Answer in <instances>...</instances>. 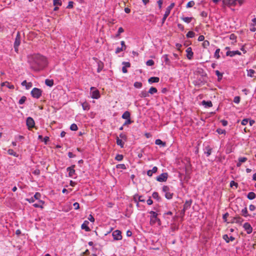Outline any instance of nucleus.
Returning <instances> with one entry per match:
<instances>
[{"instance_id":"1","label":"nucleus","mask_w":256,"mask_h":256,"mask_svg":"<svg viewBox=\"0 0 256 256\" xmlns=\"http://www.w3.org/2000/svg\"><path fill=\"white\" fill-rule=\"evenodd\" d=\"M28 62L34 71H39L47 66L46 58L38 54L28 56Z\"/></svg>"},{"instance_id":"2","label":"nucleus","mask_w":256,"mask_h":256,"mask_svg":"<svg viewBox=\"0 0 256 256\" xmlns=\"http://www.w3.org/2000/svg\"><path fill=\"white\" fill-rule=\"evenodd\" d=\"M244 2V0H222V7H234L237 5L241 6Z\"/></svg>"},{"instance_id":"3","label":"nucleus","mask_w":256,"mask_h":256,"mask_svg":"<svg viewBox=\"0 0 256 256\" xmlns=\"http://www.w3.org/2000/svg\"><path fill=\"white\" fill-rule=\"evenodd\" d=\"M150 214H151L150 220V224H154L158 222V224L160 225L161 222L160 220L158 218V214L154 211H150Z\"/></svg>"},{"instance_id":"4","label":"nucleus","mask_w":256,"mask_h":256,"mask_svg":"<svg viewBox=\"0 0 256 256\" xmlns=\"http://www.w3.org/2000/svg\"><path fill=\"white\" fill-rule=\"evenodd\" d=\"M32 96L36 98H39L42 94V90L38 88H34L31 91Z\"/></svg>"},{"instance_id":"5","label":"nucleus","mask_w":256,"mask_h":256,"mask_svg":"<svg viewBox=\"0 0 256 256\" xmlns=\"http://www.w3.org/2000/svg\"><path fill=\"white\" fill-rule=\"evenodd\" d=\"M174 3H172L166 9L165 13L164 15V17L162 19V24H164L167 18V17L169 16L170 12L172 9L174 7Z\"/></svg>"},{"instance_id":"6","label":"nucleus","mask_w":256,"mask_h":256,"mask_svg":"<svg viewBox=\"0 0 256 256\" xmlns=\"http://www.w3.org/2000/svg\"><path fill=\"white\" fill-rule=\"evenodd\" d=\"M90 90H92L90 92L91 98L94 99H98L100 98V92L94 87H91Z\"/></svg>"},{"instance_id":"7","label":"nucleus","mask_w":256,"mask_h":256,"mask_svg":"<svg viewBox=\"0 0 256 256\" xmlns=\"http://www.w3.org/2000/svg\"><path fill=\"white\" fill-rule=\"evenodd\" d=\"M112 235L114 240H118L122 239V232L119 230L114 231Z\"/></svg>"},{"instance_id":"8","label":"nucleus","mask_w":256,"mask_h":256,"mask_svg":"<svg viewBox=\"0 0 256 256\" xmlns=\"http://www.w3.org/2000/svg\"><path fill=\"white\" fill-rule=\"evenodd\" d=\"M20 44V36L19 32H18L16 34V38H15V41L14 43V48L15 50L18 52V47Z\"/></svg>"},{"instance_id":"9","label":"nucleus","mask_w":256,"mask_h":256,"mask_svg":"<svg viewBox=\"0 0 256 256\" xmlns=\"http://www.w3.org/2000/svg\"><path fill=\"white\" fill-rule=\"evenodd\" d=\"M168 177V174L166 172H164L157 176L156 180L160 182H166Z\"/></svg>"},{"instance_id":"10","label":"nucleus","mask_w":256,"mask_h":256,"mask_svg":"<svg viewBox=\"0 0 256 256\" xmlns=\"http://www.w3.org/2000/svg\"><path fill=\"white\" fill-rule=\"evenodd\" d=\"M26 122L28 129L32 128L34 126V121L31 117H28L26 118Z\"/></svg>"},{"instance_id":"11","label":"nucleus","mask_w":256,"mask_h":256,"mask_svg":"<svg viewBox=\"0 0 256 256\" xmlns=\"http://www.w3.org/2000/svg\"><path fill=\"white\" fill-rule=\"evenodd\" d=\"M243 228L248 234H250L252 232V228L248 222H245L243 225Z\"/></svg>"},{"instance_id":"12","label":"nucleus","mask_w":256,"mask_h":256,"mask_svg":"<svg viewBox=\"0 0 256 256\" xmlns=\"http://www.w3.org/2000/svg\"><path fill=\"white\" fill-rule=\"evenodd\" d=\"M243 222H244L243 218H242L239 216H238L235 217H233L232 218L231 223L236 222V223L241 224Z\"/></svg>"},{"instance_id":"13","label":"nucleus","mask_w":256,"mask_h":256,"mask_svg":"<svg viewBox=\"0 0 256 256\" xmlns=\"http://www.w3.org/2000/svg\"><path fill=\"white\" fill-rule=\"evenodd\" d=\"M236 54L240 56L241 55V52L238 50H228L227 52H226V56H230V57H233Z\"/></svg>"},{"instance_id":"14","label":"nucleus","mask_w":256,"mask_h":256,"mask_svg":"<svg viewBox=\"0 0 256 256\" xmlns=\"http://www.w3.org/2000/svg\"><path fill=\"white\" fill-rule=\"evenodd\" d=\"M75 165H72L71 166L68 167L66 168L68 172V176L70 177H72L75 174V170L74 169Z\"/></svg>"},{"instance_id":"15","label":"nucleus","mask_w":256,"mask_h":256,"mask_svg":"<svg viewBox=\"0 0 256 256\" xmlns=\"http://www.w3.org/2000/svg\"><path fill=\"white\" fill-rule=\"evenodd\" d=\"M186 57L188 60H192L193 57L194 53L190 47L187 48L186 50Z\"/></svg>"},{"instance_id":"16","label":"nucleus","mask_w":256,"mask_h":256,"mask_svg":"<svg viewBox=\"0 0 256 256\" xmlns=\"http://www.w3.org/2000/svg\"><path fill=\"white\" fill-rule=\"evenodd\" d=\"M89 222L88 220H85L82 225V228L86 232L90 231V228L88 226Z\"/></svg>"},{"instance_id":"17","label":"nucleus","mask_w":256,"mask_h":256,"mask_svg":"<svg viewBox=\"0 0 256 256\" xmlns=\"http://www.w3.org/2000/svg\"><path fill=\"white\" fill-rule=\"evenodd\" d=\"M192 204V200H186V202H184V204L183 208L186 210L189 209L190 208Z\"/></svg>"},{"instance_id":"18","label":"nucleus","mask_w":256,"mask_h":256,"mask_svg":"<svg viewBox=\"0 0 256 256\" xmlns=\"http://www.w3.org/2000/svg\"><path fill=\"white\" fill-rule=\"evenodd\" d=\"M223 238L227 243L229 242L230 241L232 242L235 240V238L234 236H230L229 237L228 234H224L223 236Z\"/></svg>"},{"instance_id":"19","label":"nucleus","mask_w":256,"mask_h":256,"mask_svg":"<svg viewBox=\"0 0 256 256\" xmlns=\"http://www.w3.org/2000/svg\"><path fill=\"white\" fill-rule=\"evenodd\" d=\"M158 168L156 166L153 167L152 170H148L147 172V174L149 176H152L154 173H156L158 171Z\"/></svg>"},{"instance_id":"20","label":"nucleus","mask_w":256,"mask_h":256,"mask_svg":"<svg viewBox=\"0 0 256 256\" xmlns=\"http://www.w3.org/2000/svg\"><path fill=\"white\" fill-rule=\"evenodd\" d=\"M202 104L203 106H204L206 108H210L212 106V104L210 100L206 101L202 100Z\"/></svg>"},{"instance_id":"21","label":"nucleus","mask_w":256,"mask_h":256,"mask_svg":"<svg viewBox=\"0 0 256 256\" xmlns=\"http://www.w3.org/2000/svg\"><path fill=\"white\" fill-rule=\"evenodd\" d=\"M160 81V78L158 77H151L148 80L149 83L158 82Z\"/></svg>"},{"instance_id":"22","label":"nucleus","mask_w":256,"mask_h":256,"mask_svg":"<svg viewBox=\"0 0 256 256\" xmlns=\"http://www.w3.org/2000/svg\"><path fill=\"white\" fill-rule=\"evenodd\" d=\"M1 86H6L8 88L10 89H14V86L12 84H10L8 82H5L1 84Z\"/></svg>"},{"instance_id":"23","label":"nucleus","mask_w":256,"mask_h":256,"mask_svg":"<svg viewBox=\"0 0 256 256\" xmlns=\"http://www.w3.org/2000/svg\"><path fill=\"white\" fill-rule=\"evenodd\" d=\"M130 112L128 111H126L122 115V118L123 119L128 120L130 119Z\"/></svg>"},{"instance_id":"24","label":"nucleus","mask_w":256,"mask_h":256,"mask_svg":"<svg viewBox=\"0 0 256 256\" xmlns=\"http://www.w3.org/2000/svg\"><path fill=\"white\" fill-rule=\"evenodd\" d=\"M240 214L244 217H247L250 216L248 214V211L246 207H245L242 210Z\"/></svg>"},{"instance_id":"25","label":"nucleus","mask_w":256,"mask_h":256,"mask_svg":"<svg viewBox=\"0 0 256 256\" xmlns=\"http://www.w3.org/2000/svg\"><path fill=\"white\" fill-rule=\"evenodd\" d=\"M82 106L84 110H90V106L88 102H84L82 104Z\"/></svg>"},{"instance_id":"26","label":"nucleus","mask_w":256,"mask_h":256,"mask_svg":"<svg viewBox=\"0 0 256 256\" xmlns=\"http://www.w3.org/2000/svg\"><path fill=\"white\" fill-rule=\"evenodd\" d=\"M205 150L206 151L204 152V153L206 154V156H210L211 154L212 148H210L209 146H207L205 148Z\"/></svg>"},{"instance_id":"27","label":"nucleus","mask_w":256,"mask_h":256,"mask_svg":"<svg viewBox=\"0 0 256 256\" xmlns=\"http://www.w3.org/2000/svg\"><path fill=\"white\" fill-rule=\"evenodd\" d=\"M116 144L120 146L121 148H123L124 146V142L122 140L117 137L116 138Z\"/></svg>"},{"instance_id":"28","label":"nucleus","mask_w":256,"mask_h":256,"mask_svg":"<svg viewBox=\"0 0 256 256\" xmlns=\"http://www.w3.org/2000/svg\"><path fill=\"white\" fill-rule=\"evenodd\" d=\"M155 144L157 145H160L162 146H166V142H162L160 139H157L155 141Z\"/></svg>"},{"instance_id":"29","label":"nucleus","mask_w":256,"mask_h":256,"mask_svg":"<svg viewBox=\"0 0 256 256\" xmlns=\"http://www.w3.org/2000/svg\"><path fill=\"white\" fill-rule=\"evenodd\" d=\"M45 84L48 86H52L54 85V80H52L46 79Z\"/></svg>"},{"instance_id":"30","label":"nucleus","mask_w":256,"mask_h":256,"mask_svg":"<svg viewBox=\"0 0 256 256\" xmlns=\"http://www.w3.org/2000/svg\"><path fill=\"white\" fill-rule=\"evenodd\" d=\"M139 96L140 98H146L149 96L148 92L146 90H142Z\"/></svg>"},{"instance_id":"31","label":"nucleus","mask_w":256,"mask_h":256,"mask_svg":"<svg viewBox=\"0 0 256 256\" xmlns=\"http://www.w3.org/2000/svg\"><path fill=\"white\" fill-rule=\"evenodd\" d=\"M152 196L154 198L156 199L158 202H160L161 200V198L157 192H154L152 194Z\"/></svg>"},{"instance_id":"32","label":"nucleus","mask_w":256,"mask_h":256,"mask_svg":"<svg viewBox=\"0 0 256 256\" xmlns=\"http://www.w3.org/2000/svg\"><path fill=\"white\" fill-rule=\"evenodd\" d=\"M256 196V195L254 192H250L247 196V198L250 200H254Z\"/></svg>"},{"instance_id":"33","label":"nucleus","mask_w":256,"mask_h":256,"mask_svg":"<svg viewBox=\"0 0 256 256\" xmlns=\"http://www.w3.org/2000/svg\"><path fill=\"white\" fill-rule=\"evenodd\" d=\"M163 58L166 64L170 66V61L168 58V56L167 54H165L163 56Z\"/></svg>"},{"instance_id":"34","label":"nucleus","mask_w":256,"mask_h":256,"mask_svg":"<svg viewBox=\"0 0 256 256\" xmlns=\"http://www.w3.org/2000/svg\"><path fill=\"white\" fill-rule=\"evenodd\" d=\"M158 92V90H157V89H156V88H154V87H151V88H150V90H148V94H154L156 93V92Z\"/></svg>"},{"instance_id":"35","label":"nucleus","mask_w":256,"mask_h":256,"mask_svg":"<svg viewBox=\"0 0 256 256\" xmlns=\"http://www.w3.org/2000/svg\"><path fill=\"white\" fill-rule=\"evenodd\" d=\"M192 19V17H182V20L186 23H190Z\"/></svg>"},{"instance_id":"36","label":"nucleus","mask_w":256,"mask_h":256,"mask_svg":"<svg viewBox=\"0 0 256 256\" xmlns=\"http://www.w3.org/2000/svg\"><path fill=\"white\" fill-rule=\"evenodd\" d=\"M173 196V193H171L169 192L165 193V197L168 200L172 199Z\"/></svg>"},{"instance_id":"37","label":"nucleus","mask_w":256,"mask_h":256,"mask_svg":"<svg viewBox=\"0 0 256 256\" xmlns=\"http://www.w3.org/2000/svg\"><path fill=\"white\" fill-rule=\"evenodd\" d=\"M195 36V33L192 31H189L186 36L188 38H194Z\"/></svg>"},{"instance_id":"38","label":"nucleus","mask_w":256,"mask_h":256,"mask_svg":"<svg viewBox=\"0 0 256 256\" xmlns=\"http://www.w3.org/2000/svg\"><path fill=\"white\" fill-rule=\"evenodd\" d=\"M247 71L248 76L252 78L254 76V74L255 73V71L252 69L247 70Z\"/></svg>"},{"instance_id":"39","label":"nucleus","mask_w":256,"mask_h":256,"mask_svg":"<svg viewBox=\"0 0 256 256\" xmlns=\"http://www.w3.org/2000/svg\"><path fill=\"white\" fill-rule=\"evenodd\" d=\"M8 152L9 154L14 156H18L17 154L12 149H9L8 150Z\"/></svg>"},{"instance_id":"40","label":"nucleus","mask_w":256,"mask_h":256,"mask_svg":"<svg viewBox=\"0 0 256 256\" xmlns=\"http://www.w3.org/2000/svg\"><path fill=\"white\" fill-rule=\"evenodd\" d=\"M134 86L137 88H140L142 87V83L141 82H135L134 84Z\"/></svg>"},{"instance_id":"41","label":"nucleus","mask_w":256,"mask_h":256,"mask_svg":"<svg viewBox=\"0 0 256 256\" xmlns=\"http://www.w3.org/2000/svg\"><path fill=\"white\" fill-rule=\"evenodd\" d=\"M26 96H22L21 98H20V100L18 101V104H23L24 103V102H26Z\"/></svg>"},{"instance_id":"42","label":"nucleus","mask_w":256,"mask_h":256,"mask_svg":"<svg viewBox=\"0 0 256 256\" xmlns=\"http://www.w3.org/2000/svg\"><path fill=\"white\" fill-rule=\"evenodd\" d=\"M70 129L71 130H72V131H76L78 130V126L76 124H71L70 126Z\"/></svg>"},{"instance_id":"43","label":"nucleus","mask_w":256,"mask_h":256,"mask_svg":"<svg viewBox=\"0 0 256 256\" xmlns=\"http://www.w3.org/2000/svg\"><path fill=\"white\" fill-rule=\"evenodd\" d=\"M220 52V49L218 48L214 52V58H216L217 59H218L220 58V56L219 54Z\"/></svg>"},{"instance_id":"44","label":"nucleus","mask_w":256,"mask_h":256,"mask_svg":"<svg viewBox=\"0 0 256 256\" xmlns=\"http://www.w3.org/2000/svg\"><path fill=\"white\" fill-rule=\"evenodd\" d=\"M210 46V42L207 40H205L202 43V46L204 48H206L208 46Z\"/></svg>"},{"instance_id":"45","label":"nucleus","mask_w":256,"mask_h":256,"mask_svg":"<svg viewBox=\"0 0 256 256\" xmlns=\"http://www.w3.org/2000/svg\"><path fill=\"white\" fill-rule=\"evenodd\" d=\"M216 74L218 77V80H221L222 77V74L218 70L216 71Z\"/></svg>"},{"instance_id":"46","label":"nucleus","mask_w":256,"mask_h":256,"mask_svg":"<svg viewBox=\"0 0 256 256\" xmlns=\"http://www.w3.org/2000/svg\"><path fill=\"white\" fill-rule=\"evenodd\" d=\"M53 4L54 6H62V3L60 0H53Z\"/></svg>"},{"instance_id":"47","label":"nucleus","mask_w":256,"mask_h":256,"mask_svg":"<svg viewBox=\"0 0 256 256\" xmlns=\"http://www.w3.org/2000/svg\"><path fill=\"white\" fill-rule=\"evenodd\" d=\"M123 156L122 154H117L115 158V159L116 160H118V161H120V160H122V159H123Z\"/></svg>"},{"instance_id":"48","label":"nucleus","mask_w":256,"mask_h":256,"mask_svg":"<svg viewBox=\"0 0 256 256\" xmlns=\"http://www.w3.org/2000/svg\"><path fill=\"white\" fill-rule=\"evenodd\" d=\"M34 198L35 200H40L41 198V194L40 192H36L34 196Z\"/></svg>"},{"instance_id":"49","label":"nucleus","mask_w":256,"mask_h":256,"mask_svg":"<svg viewBox=\"0 0 256 256\" xmlns=\"http://www.w3.org/2000/svg\"><path fill=\"white\" fill-rule=\"evenodd\" d=\"M154 64V61L152 60H149L146 62V65L148 66H152Z\"/></svg>"},{"instance_id":"50","label":"nucleus","mask_w":256,"mask_h":256,"mask_svg":"<svg viewBox=\"0 0 256 256\" xmlns=\"http://www.w3.org/2000/svg\"><path fill=\"white\" fill-rule=\"evenodd\" d=\"M238 161L241 162H244L247 160V158L246 157H240L238 159Z\"/></svg>"},{"instance_id":"51","label":"nucleus","mask_w":256,"mask_h":256,"mask_svg":"<svg viewBox=\"0 0 256 256\" xmlns=\"http://www.w3.org/2000/svg\"><path fill=\"white\" fill-rule=\"evenodd\" d=\"M233 186H235L236 188H237L238 186V184L234 180H232L230 182V186L232 188Z\"/></svg>"},{"instance_id":"52","label":"nucleus","mask_w":256,"mask_h":256,"mask_svg":"<svg viewBox=\"0 0 256 256\" xmlns=\"http://www.w3.org/2000/svg\"><path fill=\"white\" fill-rule=\"evenodd\" d=\"M116 168L125 170L126 169V166L124 164H118L116 166Z\"/></svg>"},{"instance_id":"53","label":"nucleus","mask_w":256,"mask_h":256,"mask_svg":"<svg viewBox=\"0 0 256 256\" xmlns=\"http://www.w3.org/2000/svg\"><path fill=\"white\" fill-rule=\"evenodd\" d=\"M162 191L165 193L170 191V188L167 186H164L162 187Z\"/></svg>"},{"instance_id":"54","label":"nucleus","mask_w":256,"mask_h":256,"mask_svg":"<svg viewBox=\"0 0 256 256\" xmlns=\"http://www.w3.org/2000/svg\"><path fill=\"white\" fill-rule=\"evenodd\" d=\"M194 5V1H190L187 4L186 7L187 8H191V7L193 6Z\"/></svg>"},{"instance_id":"55","label":"nucleus","mask_w":256,"mask_h":256,"mask_svg":"<svg viewBox=\"0 0 256 256\" xmlns=\"http://www.w3.org/2000/svg\"><path fill=\"white\" fill-rule=\"evenodd\" d=\"M124 32V30L122 28V27L119 28L118 30V34H116V36H120V34L121 33L123 32Z\"/></svg>"},{"instance_id":"56","label":"nucleus","mask_w":256,"mask_h":256,"mask_svg":"<svg viewBox=\"0 0 256 256\" xmlns=\"http://www.w3.org/2000/svg\"><path fill=\"white\" fill-rule=\"evenodd\" d=\"M234 102L238 104L240 102V97L238 96H235L234 99Z\"/></svg>"},{"instance_id":"57","label":"nucleus","mask_w":256,"mask_h":256,"mask_svg":"<svg viewBox=\"0 0 256 256\" xmlns=\"http://www.w3.org/2000/svg\"><path fill=\"white\" fill-rule=\"evenodd\" d=\"M120 137L122 138V139H123L125 140H126V139H127V137H126V134H124V133H121L120 134Z\"/></svg>"},{"instance_id":"58","label":"nucleus","mask_w":256,"mask_h":256,"mask_svg":"<svg viewBox=\"0 0 256 256\" xmlns=\"http://www.w3.org/2000/svg\"><path fill=\"white\" fill-rule=\"evenodd\" d=\"M248 118H244L242 121V124L245 126L248 124Z\"/></svg>"},{"instance_id":"59","label":"nucleus","mask_w":256,"mask_h":256,"mask_svg":"<svg viewBox=\"0 0 256 256\" xmlns=\"http://www.w3.org/2000/svg\"><path fill=\"white\" fill-rule=\"evenodd\" d=\"M74 2L72 1H70L68 2V4L66 7L67 8H73Z\"/></svg>"},{"instance_id":"60","label":"nucleus","mask_w":256,"mask_h":256,"mask_svg":"<svg viewBox=\"0 0 256 256\" xmlns=\"http://www.w3.org/2000/svg\"><path fill=\"white\" fill-rule=\"evenodd\" d=\"M230 38L232 40H234L236 42V36L234 34H232L230 36Z\"/></svg>"},{"instance_id":"61","label":"nucleus","mask_w":256,"mask_h":256,"mask_svg":"<svg viewBox=\"0 0 256 256\" xmlns=\"http://www.w3.org/2000/svg\"><path fill=\"white\" fill-rule=\"evenodd\" d=\"M216 132L218 134H222L226 133V130H222L220 128H218L216 130Z\"/></svg>"},{"instance_id":"62","label":"nucleus","mask_w":256,"mask_h":256,"mask_svg":"<svg viewBox=\"0 0 256 256\" xmlns=\"http://www.w3.org/2000/svg\"><path fill=\"white\" fill-rule=\"evenodd\" d=\"M122 50H124V49H123V48L122 47H121V48H117L116 50V54H118L120 53V52L122 51Z\"/></svg>"},{"instance_id":"63","label":"nucleus","mask_w":256,"mask_h":256,"mask_svg":"<svg viewBox=\"0 0 256 256\" xmlns=\"http://www.w3.org/2000/svg\"><path fill=\"white\" fill-rule=\"evenodd\" d=\"M162 3H163V0H158V5L159 9H160V10L162 8Z\"/></svg>"},{"instance_id":"64","label":"nucleus","mask_w":256,"mask_h":256,"mask_svg":"<svg viewBox=\"0 0 256 256\" xmlns=\"http://www.w3.org/2000/svg\"><path fill=\"white\" fill-rule=\"evenodd\" d=\"M228 212L224 214V215H223V216H222V218L224 220V222H226V220H227V218L228 217Z\"/></svg>"}]
</instances>
